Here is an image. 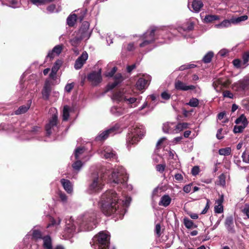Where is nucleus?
Masks as SVG:
<instances>
[{"instance_id":"nucleus-22","label":"nucleus","mask_w":249,"mask_h":249,"mask_svg":"<svg viewBox=\"0 0 249 249\" xmlns=\"http://www.w3.org/2000/svg\"><path fill=\"white\" fill-rule=\"evenodd\" d=\"M126 96L123 91H119L115 92L113 95V99L118 101H124V97Z\"/></svg>"},{"instance_id":"nucleus-19","label":"nucleus","mask_w":249,"mask_h":249,"mask_svg":"<svg viewBox=\"0 0 249 249\" xmlns=\"http://www.w3.org/2000/svg\"><path fill=\"white\" fill-rule=\"evenodd\" d=\"M147 83V80L143 78H140L136 83V87L139 90H142L145 88Z\"/></svg>"},{"instance_id":"nucleus-42","label":"nucleus","mask_w":249,"mask_h":249,"mask_svg":"<svg viewBox=\"0 0 249 249\" xmlns=\"http://www.w3.org/2000/svg\"><path fill=\"white\" fill-rule=\"evenodd\" d=\"M111 112L116 116H120L123 114L122 109L117 107L112 108Z\"/></svg>"},{"instance_id":"nucleus-58","label":"nucleus","mask_w":249,"mask_h":249,"mask_svg":"<svg viewBox=\"0 0 249 249\" xmlns=\"http://www.w3.org/2000/svg\"><path fill=\"white\" fill-rule=\"evenodd\" d=\"M191 172H192V174L194 176H196L197 174H198V173L199 172V168L198 166H195L193 167Z\"/></svg>"},{"instance_id":"nucleus-4","label":"nucleus","mask_w":249,"mask_h":249,"mask_svg":"<svg viewBox=\"0 0 249 249\" xmlns=\"http://www.w3.org/2000/svg\"><path fill=\"white\" fill-rule=\"evenodd\" d=\"M109 179L110 183L124 184L128 179V176L125 170L120 168L112 172Z\"/></svg>"},{"instance_id":"nucleus-62","label":"nucleus","mask_w":249,"mask_h":249,"mask_svg":"<svg viewBox=\"0 0 249 249\" xmlns=\"http://www.w3.org/2000/svg\"><path fill=\"white\" fill-rule=\"evenodd\" d=\"M161 97L165 100H169L171 97L170 94L166 92H162L161 94Z\"/></svg>"},{"instance_id":"nucleus-57","label":"nucleus","mask_w":249,"mask_h":249,"mask_svg":"<svg viewBox=\"0 0 249 249\" xmlns=\"http://www.w3.org/2000/svg\"><path fill=\"white\" fill-rule=\"evenodd\" d=\"M210 200L208 199H207L206 205L205 206V208L201 212V214H205L207 213V211L208 210V209L210 208Z\"/></svg>"},{"instance_id":"nucleus-26","label":"nucleus","mask_w":249,"mask_h":249,"mask_svg":"<svg viewBox=\"0 0 249 249\" xmlns=\"http://www.w3.org/2000/svg\"><path fill=\"white\" fill-rule=\"evenodd\" d=\"M30 105L28 104L26 106H22L20 107L18 109H17L15 111V114L17 115L21 114L22 113H24L27 111V110L29 109Z\"/></svg>"},{"instance_id":"nucleus-9","label":"nucleus","mask_w":249,"mask_h":249,"mask_svg":"<svg viewBox=\"0 0 249 249\" xmlns=\"http://www.w3.org/2000/svg\"><path fill=\"white\" fill-rule=\"evenodd\" d=\"M88 80L93 85L96 86L102 81L101 69L98 71H93L89 74Z\"/></svg>"},{"instance_id":"nucleus-29","label":"nucleus","mask_w":249,"mask_h":249,"mask_svg":"<svg viewBox=\"0 0 249 249\" xmlns=\"http://www.w3.org/2000/svg\"><path fill=\"white\" fill-rule=\"evenodd\" d=\"M34 4L36 5H40L45 3H49L54 0H30Z\"/></svg>"},{"instance_id":"nucleus-40","label":"nucleus","mask_w":249,"mask_h":249,"mask_svg":"<svg viewBox=\"0 0 249 249\" xmlns=\"http://www.w3.org/2000/svg\"><path fill=\"white\" fill-rule=\"evenodd\" d=\"M165 167H166V164L165 163L160 164H158L156 165V169L157 171L161 173L164 172Z\"/></svg>"},{"instance_id":"nucleus-8","label":"nucleus","mask_w":249,"mask_h":249,"mask_svg":"<svg viewBox=\"0 0 249 249\" xmlns=\"http://www.w3.org/2000/svg\"><path fill=\"white\" fill-rule=\"evenodd\" d=\"M174 86L175 89L181 91L194 90L196 88V86L194 85H187L185 83L178 79L175 80Z\"/></svg>"},{"instance_id":"nucleus-38","label":"nucleus","mask_w":249,"mask_h":249,"mask_svg":"<svg viewBox=\"0 0 249 249\" xmlns=\"http://www.w3.org/2000/svg\"><path fill=\"white\" fill-rule=\"evenodd\" d=\"M137 99L135 97H128L127 95L124 97V101L126 102L127 104H131L135 103Z\"/></svg>"},{"instance_id":"nucleus-16","label":"nucleus","mask_w":249,"mask_h":249,"mask_svg":"<svg viewBox=\"0 0 249 249\" xmlns=\"http://www.w3.org/2000/svg\"><path fill=\"white\" fill-rule=\"evenodd\" d=\"M60 182L66 191L68 193H71L72 191V188L71 183L69 180L63 178L61 179Z\"/></svg>"},{"instance_id":"nucleus-18","label":"nucleus","mask_w":249,"mask_h":249,"mask_svg":"<svg viewBox=\"0 0 249 249\" xmlns=\"http://www.w3.org/2000/svg\"><path fill=\"white\" fill-rule=\"evenodd\" d=\"M85 37V32L82 34V35L80 36H75L73 38H72L70 42L71 45L74 47H76L80 43L81 40L83 38Z\"/></svg>"},{"instance_id":"nucleus-35","label":"nucleus","mask_w":249,"mask_h":249,"mask_svg":"<svg viewBox=\"0 0 249 249\" xmlns=\"http://www.w3.org/2000/svg\"><path fill=\"white\" fill-rule=\"evenodd\" d=\"M194 24L193 22L188 23L183 26V30L185 31H190L194 29Z\"/></svg>"},{"instance_id":"nucleus-23","label":"nucleus","mask_w":249,"mask_h":249,"mask_svg":"<svg viewBox=\"0 0 249 249\" xmlns=\"http://www.w3.org/2000/svg\"><path fill=\"white\" fill-rule=\"evenodd\" d=\"M76 18H77V16L76 14H74L70 15L68 17L67 19V22L68 25L70 27H72L74 25V24L76 21Z\"/></svg>"},{"instance_id":"nucleus-17","label":"nucleus","mask_w":249,"mask_h":249,"mask_svg":"<svg viewBox=\"0 0 249 249\" xmlns=\"http://www.w3.org/2000/svg\"><path fill=\"white\" fill-rule=\"evenodd\" d=\"M171 202V198L168 195H164L161 197L159 203L160 206L167 207Z\"/></svg>"},{"instance_id":"nucleus-46","label":"nucleus","mask_w":249,"mask_h":249,"mask_svg":"<svg viewBox=\"0 0 249 249\" xmlns=\"http://www.w3.org/2000/svg\"><path fill=\"white\" fill-rule=\"evenodd\" d=\"M242 211L249 218V204H245Z\"/></svg>"},{"instance_id":"nucleus-47","label":"nucleus","mask_w":249,"mask_h":249,"mask_svg":"<svg viewBox=\"0 0 249 249\" xmlns=\"http://www.w3.org/2000/svg\"><path fill=\"white\" fill-rule=\"evenodd\" d=\"M82 165V163L81 161L77 160L72 164L73 168L77 170H79Z\"/></svg>"},{"instance_id":"nucleus-54","label":"nucleus","mask_w":249,"mask_h":249,"mask_svg":"<svg viewBox=\"0 0 249 249\" xmlns=\"http://www.w3.org/2000/svg\"><path fill=\"white\" fill-rule=\"evenodd\" d=\"M57 118L55 115H53L52 117V119L50 120L49 124L53 126L56 125L57 124Z\"/></svg>"},{"instance_id":"nucleus-2","label":"nucleus","mask_w":249,"mask_h":249,"mask_svg":"<svg viewBox=\"0 0 249 249\" xmlns=\"http://www.w3.org/2000/svg\"><path fill=\"white\" fill-rule=\"evenodd\" d=\"M107 176L105 169L92 173L89 186V190L92 192L100 191L105 185Z\"/></svg>"},{"instance_id":"nucleus-37","label":"nucleus","mask_w":249,"mask_h":249,"mask_svg":"<svg viewBox=\"0 0 249 249\" xmlns=\"http://www.w3.org/2000/svg\"><path fill=\"white\" fill-rule=\"evenodd\" d=\"M242 59H243V65H246L249 61V52H245L242 55Z\"/></svg>"},{"instance_id":"nucleus-11","label":"nucleus","mask_w":249,"mask_h":249,"mask_svg":"<svg viewBox=\"0 0 249 249\" xmlns=\"http://www.w3.org/2000/svg\"><path fill=\"white\" fill-rule=\"evenodd\" d=\"M117 129L115 127H112L101 133L96 138L97 141H103L106 139L109 135L115 134Z\"/></svg>"},{"instance_id":"nucleus-1","label":"nucleus","mask_w":249,"mask_h":249,"mask_svg":"<svg viewBox=\"0 0 249 249\" xmlns=\"http://www.w3.org/2000/svg\"><path fill=\"white\" fill-rule=\"evenodd\" d=\"M119 197L114 191L106 192L101 196L102 210L106 215H110L119 209Z\"/></svg>"},{"instance_id":"nucleus-7","label":"nucleus","mask_w":249,"mask_h":249,"mask_svg":"<svg viewBox=\"0 0 249 249\" xmlns=\"http://www.w3.org/2000/svg\"><path fill=\"white\" fill-rule=\"evenodd\" d=\"M156 31V28L153 27L150 32L147 31L143 35V41L140 44L141 47H145L154 41L155 32Z\"/></svg>"},{"instance_id":"nucleus-28","label":"nucleus","mask_w":249,"mask_h":249,"mask_svg":"<svg viewBox=\"0 0 249 249\" xmlns=\"http://www.w3.org/2000/svg\"><path fill=\"white\" fill-rule=\"evenodd\" d=\"M70 107L68 106L64 107L63 110V120L67 121L69 117Z\"/></svg>"},{"instance_id":"nucleus-13","label":"nucleus","mask_w":249,"mask_h":249,"mask_svg":"<svg viewBox=\"0 0 249 249\" xmlns=\"http://www.w3.org/2000/svg\"><path fill=\"white\" fill-rule=\"evenodd\" d=\"M51 91V84L49 80H46L42 91L43 98L45 100L49 99Z\"/></svg>"},{"instance_id":"nucleus-39","label":"nucleus","mask_w":249,"mask_h":249,"mask_svg":"<svg viewBox=\"0 0 249 249\" xmlns=\"http://www.w3.org/2000/svg\"><path fill=\"white\" fill-rule=\"evenodd\" d=\"M231 23L228 20H225L223 21L221 23L215 25L217 28L220 27H228L230 25Z\"/></svg>"},{"instance_id":"nucleus-34","label":"nucleus","mask_w":249,"mask_h":249,"mask_svg":"<svg viewBox=\"0 0 249 249\" xmlns=\"http://www.w3.org/2000/svg\"><path fill=\"white\" fill-rule=\"evenodd\" d=\"M247 125H235L233 129V132L235 133H240L242 132L244 129L246 127Z\"/></svg>"},{"instance_id":"nucleus-53","label":"nucleus","mask_w":249,"mask_h":249,"mask_svg":"<svg viewBox=\"0 0 249 249\" xmlns=\"http://www.w3.org/2000/svg\"><path fill=\"white\" fill-rule=\"evenodd\" d=\"M175 132L174 133H178L182 130H183V128L180 124V123L176 125L175 124V127H174Z\"/></svg>"},{"instance_id":"nucleus-25","label":"nucleus","mask_w":249,"mask_h":249,"mask_svg":"<svg viewBox=\"0 0 249 249\" xmlns=\"http://www.w3.org/2000/svg\"><path fill=\"white\" fill-rule=\"evenodd\" d=\"M235 123L237 124L247 125L248 121L245 116L242 115L235 120Z\"/></svg>"},{"instance_id":"nucleus-10","label":"nucleus","mask_w":249,"mask_h":249,"mask_svg":"<svg viewBox=\"0 0 249 249\" xmlns=\"http://www.w3.org/2000/svg\"><path fill=\"white\" fill-rule=\"evenodd\" d=\"M249 85V81L247 79H242L234 83L232 88L237 91H243L248 88Z\"/></svg>"},{"instance_id":"nucleus-49","label":"nucleus","mask_w":249,"mask_h":249,"mask_svg":"<svg viewBox=\"0 0 249 249\" xmlns=\"http://www.w3.org/2000/svg\"><path fill=\"white\" fill-rule=\"evenodd\" d=\"M219 184L222 186L225 185V176L224 174H221L219 176Z\"/></svg>"},{"instance_id":"nucleus-61","label":"nucleus","mask_w":249,"mask_h":249,"mask_svg":"<svg viewBox=\"0 0 249 249\" xmlns=\"http://www.w3.org/2000/svg\"><path fill=\"white\" fill-rule=\"evenodd\" d=\"M116 71H117L116 68L114 67L112 69V70L111 71L106 73V76L112 77L114 75V74L115 73Z\"/></svg>"},{"instance_id":"nucleus-43","label":"nucleus","mask_w":249,"mask_h":249,"mask_svg":"<svg viewBox=\"0 0 249 249\" xmlns=\"http://www.w3.org/2000/svg\"><path fill=\"white\" fill-rule=\"evenodd\" d=\"M61 65V61L57 60L55 62V65L52 68V71L54 72H57Z\"/></svg>"},{"instance_id":"nucleus-32","label":"nucleus","mask_w":249,"mask_h":249,"mask_svg":"<svg viewBox=\"0 0 249 249\" xmlns=\"http://www.w3.org/2000/svg\"><path fill=\"white\" fill-rule=\"evenodd\" d=\"M184 224L187 229H191L194 227L193 222L188 218L184 219Z\"/></svg>"},{"instance_id":"nucleus-64","label":"nucleus","mask_w":249,"mask_h":249,"mask_svg":"<svg viewBox=\"0 0 249 249\" xmlns=\"http://www.w3.org/2000/svg\"><path fill=\"white\" fill-rule=\"evenodd\" d=\"M191 190V185L190 184L186 185L183 187V191L186 193H189Z\"/></svg>"},{"instance_id":"nucleus-20","label":"nucleus","mask_w":249,"mask_h":249,"mask_svg":"<svg viewBox=\"0 0 249 249\" xmlns=\"http://www.w3.org/2000/svg\"><path fill=\"white\" fill-rule=\"evenodd\" d=\"M192 6L196 12H198L203 6V4L200 0H194L192 2Z\"/></svg>"},{"instance_id":"nucleus-41","label":"nucleus","mask_w":249,"mask_h":249,"mask_svg":"<svg viewBox=\"0 0 249 249\" xmlns=\"http://www.w3.org/2000/svg\"><path fill=\"white\" fill-rule=\"evenodd\" d=\"M33 237L36 239H40L42 237L41 232L36 230H35L33 232Z\"/></svg>"},{"instance_id":"nucleus-24","label":"nucleus","mask_w":249,"mask_h":249,"mask_svg":"<svg viewBox=\"0 0 249 249\" xmlns=\"http://www.w3.org/2000/svg\"><path fill=\"white\" fill-rule=\"evenodd\" d=\"M219 19V17L216 15H206L204 18V21L206 23L212 22L213 21Z\"/></svg>"},{"instance_id":"nucleus-63","label":"nucleus","mask_w":249,"mask_h":249,"mask_svg":"<svg viewBox=\"0 0 249 249\" xmlns=\"http://www.w3.org/2000/svg\"><path fill=\"white\" fill-rule=\"evenodd\" d=\"M59 197L61 199V201L63 202H66L67 200V197L66 195L62 193H60L59 194Z\"/></svg>"},{"instance_id":"nucleus-3","label":"nucleus","mask_w":249,"mask_h":249,"mask_svg":"<svg viewBox=\"0 0 249 249\" xmlns=\"http://www.w3.org/2000/svg\"><path fill=\"white\" fill-rule=\"evenodd\" d=\"M109 236L101 232L93 237L90 244L94 249H108L109 245Z\"/></svg>"},{"instance_id":"nucleus-21","label":"nucleus","mask_w":249,"mask_h":249,"mask_svg":"<svg viewBox=\"0 0 249 249\" xmlns=\"http://www.w3.org/2000/svg\"><path fill=\"white\" fill-rule=\"evenodd\" d=\"M43 246L46 249H52V240L49 236H46L43 238Z\"/></svg>"},{"instance_id":"nucleus-44","label":"nucleus","mask_w":249,"mask_h":249,"mask_svg":"<svg viewBox=\"0 0 249 249\" xmlns=\"http://www.w3.org/2000/svg\"><path fill=\"white\" fill-rule=\"evenodd\" d=\"M232 63L234 67L237 68H239L241 67L242 65H243V62L238 59H236L233 60Z\"/></svg>"},{"instance_id":"nucleus-30","label":"nucleus","mask_w":249,"mask_h":249,"mask_svg":"<svg viewBox=\"0 0 249 249\" xmlns=\"http://www.w3.org/2000/svg\"><path fill=\"white\" fill-rule=\"evenodd\" d=\"M104 157L106 159H116V156L114 152L111 151L110 152H107L105 151Z\"/></svg>"},{"instance_id":"nucleus-33","label":"nucleus","mask_w":249,"mask_h":249,"mask_svg":"<svg viewBox=\"0 0 249 249\" xmlns=\"http://www.w3.org/2000/svg\"><path fill=\"white\" fill-rule=\"evenodd\" d=\"M198 100L196 98H193L190 100V101L187 105L192 107H196L198 105Z\"/></svg>"},{"instance_id":"nucleus-59","label":"nucleus","mask_w":249,"mask_h":249,"mask_svg":"<svg viewBox=\"0 0 249 249\" xmlns=\"http://www.w3.org/2000/svg\"><path fill=\"white\" fill-rule=\"evenodd\" d=\"M73 87L74 84L73 83L68 84L65 86V89L66 91L70 92L73 89Z\"/></svg>"},{"instance_id":"nucleus-6","label":"nucleus","mask_w":249,"mask_h":249,"mask_svg":"<svg viewBox=\"0 0 249 249\" xmlns=\"http://www.w3.org/2000/svg\"><path fill=\"white\" fill-rule=\"evenodd\" d=\"M96 215L94 213H87L84 215L81 226L87 231H91L96 226L97 222L95 220Z\"/></svg>"},{"instance_id":"nucleus-51","label":"nucleus","mask_w":249,"mask_h":249,"mask_svg":"<svg viewBox=\"0 0 249 249\" xmlns=\"http://www.w3.org/2000/svg\"><path fill=\"white\" fill-rule=\"evenodd\" d=\"M214 212L216 213H220L223 212V207L222 205H215L214 207Z\"/></svg>"},{"instance_id":"nucleus-56","label":"nucleus","mask_w":249,"mask_h":249,"mask_svg":"<svg viewBox=\"0 0 249 249\" xmlns=\"http://www.w3.org/2000/svg\"><path fill=\"white\" fill-rule=\"evenodd\" d=\"M224 97H228L229 98H232L233 97V94L229 90H225L223 93Z\"/></svg>"},{"instance_id":"nucleus-50","label":"nucleus","mask_w":249,"mask_h":249,"mask_svg":"<svg viewBox=\"0 0 249 249\" xmlns=\"http://www.w3.org/2000/svg\"><path fill=\"white\" fill-rule=\"evenodd\" d=\"M66 228L68 230L69 233H71L75 231V226L73 225H70L69 224H67Z\"/></svg>"},{"instance_id":"nucleus-5","label":"nucleus","mask_w":249,"mask_h":249,"mask_svg":"<svg viewBox=\"0 0 249 249\" xmlns=\"http://www.w3.org/2000/svg\"><path fill=\"white\" fill-rule=\"evenodd\" d=\"M145 134V130L142 126L134 128L131 133H129L126 138L127 146L136 143Z\"/></svg>"},{"instance_id":"nucleus-31","label":"nucleus","mask_w":249,"mask_h":249,"mask_svg":"<svg viewBox=\"0 0 249 249\" xmlns=\"http://www.w3.org/2000/svg\"><path fill=\"white\" fill-rule=\"evenodd\" d=\"M231 149L230 147L221 148L219 150V154L221 155L228 156L231 154Z\"/></svg>"},{"instance_id":"nucleus-12","label":"nucleus","mask_w":249,"mask_h":249,"mask_svg":"<svg viewBox=\"0 0 249 249\" xmlns=\"http://www.w3.org/2000/svg\"><path fill=\"white\" fill-rule=\"evenodd\" d=\"M88 58V54L87 52H84L76 59L74 64V68L76 70L81 69Z\"/></svg>"},{"instance_id":"nucleus-27","label":"nucleus","mask_w":249,"mask_h":249,"mask_svg":"<svg viewBox=\"0 0 249 249\" xmlns=\"http://www.w3.org/2000/svg\"><path fill=\"white\" fill-rule=\"evenodd\" d=\"M213 56V52H209L203 58V61L205 63H208L211 61L212 58Z\"/></svg>"},{"instance_id":"nucleus-36","label":"nucleus","mask_w":249,"mask_h":249,"mask_svg":"<svg viewBox=\"0 0 249 249\" xmlns=\"http://www.w3.org/2000/svg\"><path fill=\"white\" fill-rule=\"evenodd\" d=\"M63 48V46L62 45H58L55 46L52 51L54 53L57 55H59L62 52Z\"/></svg>"},{"instance_id":"nucleus-60","label":"nucleus","mask_w":249,"mask_h":249,"mask_svg":"<svg viewBox=\"0 0 249 249\" xmlns=\"http://www.w3.org/2000/svg\"><path fill=\"white\" fill-rule=\"evenodd\" d=\"M52 127H53V126L52 125L49 123L48 124H46V127H45L46 131L47 134L48 135H50L52 133L51 129H52Z\"/></svg>"},{"instance_id":"nucleus-14","label":"nucleus","mask_w":249,"mask_h":249,"mask_svg":"<svg viewBox=\"0 0 249 249\" xmlns=\"http://www.w3.org/2000/svg\"><path fill=\"white\" fill-rule=\"evenodd\" d=\"M175 124L167 122L163 124L162 130L166 133H174Z\"/></svg>"},{"instance_id":"nucleus-45","label":"nucleus","mask_w":249,"mask_h":249,"mask_svg":"<svg viewBox=\"0 0 249 249\" xmlns=\"http://www.w3.org/2000/svg\"><path fill=\"white\" fill-rule=\"evenodd\" d=\"M123 80V78L120 73L116 74L114 76V81L118 84Z\"/></svg>"},{"instance_id":"nucleus-15","label":"nucleus","mask_w":249,"mask_h":249,"mask_svg":"<svg viewBox=\"0 0 249 249\" xmlns=\"http://www.w3.org/2000/svg\"><path fill=\"white\" fill-rule=\"evenodd\" d=\"M225 224L228 231L231 232H234L233 219L231 216H228L226 218Z\"/></svg>"},{"instance_id":"nucleus-55","label":"nucleus","mask_w":249,"mask_h":249,"mask_svg":"<svg viewBox=\"0 0 249 249\" xmlns=\"http://www.w3.org/2000/svg\"><path fill=\"white\" fill-rule=\"evenodd\" d=\"M160 230H161V227H160V224H157L156 225L155 231V232L156 233L158 237H160L161 235V233Z\"/></svg>"},{"instance_id":"nucleus-52","label":"nucleus","mask_w":249,"mask_h":249,"mask_svg":"<svg viewBox=\"0 0 249 249\" xmlns=\"http://www.w3.org/2000/svg\"><path fill=\"white\" fill-rule=\"evenodd\" d=\"M247 19H248V16L244 15V16H241V17H239L236 18L234 20V22L235 23H239L240 22L245 21V20H247Z\"/></svg>"},{"instance_id":"nucleus-48","label":"nucleus","mask_w":249,"mask_h":249,"mask_svg":"<svg viewBox=\"0 0 249 249\" xmlns=\"http://www.w3.org/2000/svg\"><path fill=\"white\" fill-rule=\"evenodd\" d=\"M84 150V149L82 147H78L75 150V157L76 159L78 158L79 155H80L83 153Z\"/></svg>"}]
</instances>
